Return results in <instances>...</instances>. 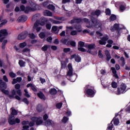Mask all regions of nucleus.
I'll list each match as a JSON object with an SVG mask.
<instances>
[{"label":"nucleus","mask_w":130,"mask_h":130,"mask_svg":"<svg viewBox=\"0 0 130 130\" xmlns=\"http://www.w3.org/2000/svg\"><path fill=\"white\" fill-rule=\"evenodd\" d=\"M31 120L33 122H29L28 121H23L22 122V125H29V126H33L34 125V122H36L37 125H40L43 123V121L42 120V118L39 117H32L31 118Z\"/></svg>","instance_id":"nucleus-1"},{"label":"nucleus","mask_w":130,"mask_h":130,"mask_svg":"<svg viewBox=\"0 0 130 130\" xmlns=\"http://www.w3.org/2000/svg\"><path fill=\"white\" fill-rule=\"evenodd\" d=\"M29 5L30 7L28 6L26 8H25L24 6L21 5L20 6V9L21 10V11H24L25 14H28L29 12H35V11L37 10V7H38V6L35 5L34 3H33V2L30 1Z\"/></svg>","instance_id":"nucleus-2"},{"label":"nucleus","mask_w":130,"mask_h":130,"mask_svg":"<svg viewBox=\"0 0 130 130\" xmlns=\"http://www.w3.org/2000/svg\"><path fill=\"white\" fill-rule=\"evenodd\" d=\"M90 19L91 20V23H90L89 21V19L84 18L83 19L84 21L86 23L89 25H86L87 28H93V27H95L96 25H98V20L97 19L94 18L93 16H90Z\"/></svg>","instance_id":"nucleus-3"},{"label":"nucleus","mask_w":130,"mask_h":130,"mask_svg":"<svg viewBox=\"0 0 130 130\" xmlns=\"http://www.w3.org/2000/svg\"><path fill=\"white\" fill-rule=\"evenodd\" d=\"M68 67L69 71L67 73L66 78L68 79H70L71 82H75V81L76 80V78L74 77V76H73V67L72 66V64H68Z\"/></svg>","instance_id":"nucleus-4"},{"label":"nucleus","mask_w":130,"mask_h":130,"mask_svg":"<svg viewBox=\"0 0 130 130\" xmlns=\"http://www.w3.org/2000/svg\"><path fill=\"white\" fill-rule=\"evenodd\" d=\"M126 85L124 83H122L120 87L117 88L116 94L117 95H120L126 92Z\"/></svg>","instance_id":"nucleus-5"},{"label":"nucleus","mask_w":130,"mask_h":130,"mask_svg":"<svg viewBox=\"0 0 130 130\" xmlns=\"http://www.w3.org/2000/svg\"><path fill=\"white\" fill-rule=\"evenodd\" d=\"M7 84L5 83V82L3 83V80L0 79V89H2L3 93L5 94V95H9L8 90H5V89H7Z\"/></svg>","instance_id":"nucleus-6"},{"label":"nucleus","mask_w":130,"mask_h":130,"mask_svg":"<svg viewBox=\"0 0 130 130\" xmlns=\"http://www.w3.org/2000/svg\"><path fill=\"white\" fill-rule=\"evenodd\" d=\"M0 34L1 35V38H2L0 39V42H3V41H4V39H5V37H3V36H8V35H9L8 30H7V29H6L1 30Z\"/></svg>","instance_id":"nucleus-7"},{"label":"nucleus","mask_w":130,"mask_h":130,"mask_svg":"<svg viewBox=\"0 0 130 130\" xmlns=\"http://www.w3.org/2000/svg\"><path fill=\"white\" fill-rule=\"evenodd\" d=\"M28 36V31H24L18 36V40H24Z\"/></svg>","instance_id":"nucleus-8"},{"label":"nucleus","mask_w":130,"mask_h":130,"mask_svg":"<svg viewBox=\"0 0 130 130\" xmlns=\"http://www.w3.org/2000/svg\"><path fill=\"white\" fill-rule=\"evenodd\" d=\"M85 45V42L80 41L78 43V50L82 51V52H85L86 50L83 48Z\"/></svg>","instance_id":"nucleus-9"},{"label":"nucleus","mask_w":130,"mask_h":130,"mask_svg":"<svg viewBox=\"0 0 130 130\" xmlns=\"http://www.w3.org/2000/svg\"><path fill=\"white\" fill-rule=\"evenodd\" d=\"M108 40V36H106L102 38L101 40L99 41V44L101 45H106V41Z\"/></svg>","instance_id":"nucleus-10"},{"label":"nucleus","mask_w":130,"mask_h":130,"mask_svg":"<svg viewBox=\"0 0 130 130\" xmlns=\"http://www.w3.org/2000/svg\"><path fill=\"white\" fill-rule=\"evenodd\" d=\"M35 29H36L37 32H39L41 30V27L39 26V20H37L34 24L33 30H35Z\"/></svg>","instance_id":"nucleus-11"},{"label":"nucleus","mask_w":130,"mask_h":130,"mask_svg":"<svg viewBox=\"0 0 130 130\" xmlns=\"http://www.w3.org/2000/svg\"><path fill=\"white\" fill-rule=\"evenodd\" d=\"M27 19H28L27 16L22 15L18 18L17 21L18 23H20L21 22H26V21H27Z\"/></svg>","instance_id":"nucleus-12"},{"label":"nucleus","mask_w":130,"mask_h":130,"mask_svg":"<svg viewBox=\"0 0 130 130\" xmlns=\"http://www.w3.org/2000/svg\"><path fill=\"white\" fill-rule=\"evenodd\" d=\"M86 48H88V49H89L88 50H87V52H88V53H91V50L94 49V48H95L96 46L94 44H91L89 45H86Z\"/></svg>","instance_id":"nucleus-13"},{"label":"nucleus","mask_w":130,"mask_h":130,"mask_svg":"<svg viewBox=\"0 0 130 130\" xmlns=\"http://www.w3.org/2000/svg\"><path fill=\"white\" fill-rule=\"evenodd\" d=\"M8 122L9 124L11 125L16 124V122H15V117H14V116H12V115L9 116Z\"/></svg>","instance_id":"nucleus-14"},{"label":"nucleus","mask_w":130,"mask_h":130,"mask_svg":"<svg viewBox=\"0 0 130 130\" xmlns=\"http://www.w3.org/2000/svg\"><path fill=\"white\" fill-rule=\"evenodd\" d=\"M73 58H75V60L77 62H80V61H81V57H80L78 55H72L71 57V59H73Z\"/></svg>","instance_id":"nucleus-15"},{"label":"nucleus","mask_w":130,"mask_h":130,"mask_svg":"<svg viewBox=\"0 0 130 130\" xmlns=\"http://www.w3.org/2000/svg\"><path fill=\"white\" fill-rule=\"evenodd\" d=\"M45 125L46 126H53L54 125V122L51 120H47L45 122Z\"/></svg>","instance_id":"nucleus-16"},{"label":"nucleus","mask_w":130,"mask_h":130,"mask_svg":"<svg viewBox=\"0 0 130 130\" xmlns=\"http://www.w3.org/2000/svg\"><path fill=\"white\" fill-rule=\"evenodd\" d=\"M23 54L26 56H30V49L28 48H24L22 51Z\"/></svg>","instance_id":"nucleus-17"},{"label":"nucleus","mask_w":130,"mask_h":130,"mask_svg":"<svg viewBox=\"0 0 130 130\" xmlns=\"http://www.w3.org/2000/svg\"><path fill=\"white\" fill-rule=\"evenodd\" d=\"M21 81H22V78L17 77L16 79H14L13 80L12 84H13L14 85L17 83H20L21 82Z\"/></svg>","instance_id":"nucleus-18"},{"label":"nucleus","mask_w":130,"mask_h":130,"mask_svg":"<svg viewBox=\"0 0 130 130\" xmlns=\"http://www.w3.org/2000/svg\"><path fill=\"white\" fill-rule=\"evenodd\" d=\"M44 15L47 17H52V13L48 10H45L44 11Z\"/></svg>","instance_id":"nucleus-19"},{"label":"nucleus","mask_w":130,"mask_h":130,"mask_svg":"<svg viewBox=\"0 0 130 130\" xmlns=\"http://www.w3.org/2000/svg\"><path fill=\"white\" fill-rule=\"evenodd\" d=\"M72 30H74V27L73 26H67L66 34H67V35H69V34H70V32H71V31H72Z\"/></svg>","instance_id":"nucleus-20"},{"label":"nucleus","mask_w":130,"mask_h":130,"mask_svg":"<svg viewBox=\"0 0 130 130\" xmlns=\"http://www.w3.org/2000/svg\"><path fill=\"white\" fill-rule=\"evenodd\" d=\"M81 22V19L79 18H74V19L72 20L70 22L71 24H74L75 23H80Z\"/></svg>","instance_id":"nucleus-21"},{"label":"nucleus","mask_w":130,"mask_h":130,"mask_svg":"<svg viewBox=\"0 0 130 130\" xmlns=\"http://www.w3.org/2000/svg\"><path fill=\"white\" fill-rule=\"evenodd\" d=\"M38 96L42 100H45V99H46L45 96H44V94H43V93H42L41 92L38 93Z\"/></svg>","instance_id":"nucleus-22"},{"label":"nucleus","mask_w":130,"mask_h":130,"mask_svg":"<svg viewBox=\"0 0 130 130\" xmlns=\"http://www.w3.org/2000/svg\"><path fill=\"white\" fill-rule=\"evenodd\" d=\"M105 54L107 56V60H110V59H111V56L110 55V53H109L108 50L105 51Z\"/></svg>","instance_id":"nucleus-23"},{"label":"nucleus","mask_w":130,"mask_h":130,"mask_svg":"<svg viewBox=\"0 0 130 130\" xmlns=\"http://www.w3.org/2000/svg\"><path fill=\"white\" fill-rule=\"evenodd\" d=\"M11 115H12V116H13V115L15 116L18 114V112H17V110H16L15 109H14V108H11Z\"/></svg>","instance_id":"nucleus-24"},{"label":"nucleus","mask_w":130,"mask_h":130,"mask_svg":"<svg viewBox=\"0 0 130 130\" xmlns=\"http://www.w3.org/2000/svg\"><path fill=\"white\" fill-rule=\"evenodd\" d=\"M87 94L89 96H92V95H94V91L91 89H88L86 91Z\"/></svg>","instance_id":"nucleus-25"},{"label":"nucleus","mask_w":130,"mask_h":130,"mask_svg":"<svg viewBox=\"0 0 130 130\" xmlns=\"http://www.w3.org/2000/svg\"><path fill=\"white\" fill-rule=\"evenodd\" d=\"M100 14H101V11H100V10H96L95 12H93L91 13V15H92V16H99V15H100Z\"/></svg>","instance_id":"nucleus-26"},{"label":"nucleus","mask_w":130,"mask_h":130,"mask_svg":"<svg viewBox=\"0 0 130 130\" xmlns=\"http://www.w3.org/2000/svg\"><path fill=\"white\" fill-rule=\"evenodd\" d=\"M50 93L51 95H55L57 93V91L55 88H51L50 90Z\"/></svg>","instance_id":"nucleus-27"},{"label":"nucleus","mask_w":130,"mask_h":130,"mask_svg":"<svg viewBox=\"0 0 130 130\" xmlns=\"http://www.w3.org/2000/svg\"><path fill=\"white\" fill-rule=\"evenodd\" d=\"M112 121H113L115 125H118L119 124V120H118V119H114Z\"/></svg>","instance_id":"nucleus-28"},{"label":"nucleus","mask_w":130,"mask_h":130,"mask_svg":"<svg viewBox=\"0 0 130 130\" xmlns=\"http://www.w3.org/2000/svg\"><path fill=\"white\" fill-rule=\"evenodd\" d=\"M70 35L72 36H75L76 35H78V31L77 30H72L70 32Z\"/></svg>","instance_id":"nucleus-29"},{"label":"nucleus","mask_w":130,"mask_h":130,"mask_svg":"<svg viewBox=\"0 0 130 130\" xmlns=\"http://www.w3.org/2000/svg\"><path fill=\"white\" fill-rule=\"evenodd\" d=\"M51 23H48L46 24V29H47L48 30H50L51 29Z\"/></svg>","instance_id":"nucleus-30"},{"label":"nucleus","mask_w":130,"mask_h":130,"mask_svg":"<svg viewBox=\"0 0 130 130\" xmlns=\"http://www.w3.org/2000/svg\"><path fill=\"white\" fill-rule=\"evenodd\" d=\"M8 43V40H6L3 41L2 44V48L3 49H5L6 48V44Z\"/></svg>","instance_id":"nucleus-31"},{"label":"nucleus","mask_w":130,"mask_h":130,"mask_svg":"<svg viewBox=\"0 0 130 130\" xmlns=\"http://www.w3.org/2000/svg\"><path fill=\"white\" fill-rule=\"evenodd\" d=\"M48 9H49V10H51L52 11H54L55 7L52 5H49L48 6Z\"/></svg>","instance_id":"nucleus-32"},{"label":"nucleus","mask_w":130,"mask_h":130,"mask_svg":"<svg viewBox=\"0 0 130 130\" xmlns=\"http://www.w3.org/2000/svg\"><path fill=\"white\" fill-rule=\"evenodd\" d=\"M37 109L38 111H39V112H41L42 111V106H41V105H38Z\"/></svg>","instance_id":"nucleus-33"},{"label":"nucleus","mask_w":130,"mask_h":130,"mask_svg":"<svg viewBox=\"0 0 130 130\" xmlns=\"http://www.w3.org/2000/svg\"><path fill=\"white\" fill-rule=\"evenodd\" d=\"M24 96L27 97V98H30V94H29V92L26 89H24Z\"/></svg>","instance_id":"nucleus-34"},{"label":"nucleus","mask_w":130,"mask_h":130,"mask_svg":"<svg viewBox=\"0 0 130 130\" xmlns=\"http://www.w3.org/2000/svg\"><path fill=\"white\" fill-rule=\"evenodd\" d=\"M120 59L122 67H124V64H125V62H124V58L123 57H121Z\"/></svg>","instance_id":"nucleus-35"},{"label":"nucleus","mask_w":130,"mask_h":130,"mask_svg":"<svg viewBox=\"0 0 130 130\" xmlns=\"http://www.w3.org/2000/svg\"><path fill=\"white\" fill-rule=\"evenodd\" d=\"M82 28V26L80 25H76L75 26V29H76V30H78V31L79 32H81V29Z\"/></svg>","instance_id":"nucleus-36"},{"label":"nucleus","mask_w":130,"mask_h":130,"mask_svg":"<svg viewBox=\"0 0 130 130\" xmlns=\"http://www.w3.org/2000/svg\"><path fill=\"white\" fill-rule=\"evenodd\" d=\"M114 30H119V25L118 24H115L113 26Z\"/></svg>","instance_id":"nucleus-37"},{"label":"nucleus","mask_w":130,"mask_h":130,"mask_svg":"<svg viewBox=\"0 0 130 130\" xmlns=\"http://www.w3.org/2000/svg\"><path fill=\"white\" fill-rule=\"evenodd\" d=\"M112 88H117V83L115 82H113L111 84Z\"/></svg>","instance_id":"nucleus-38"},{"label":"nucleus","mask_w":130,"mask_h":130,"mask_svg":"<svg viewBox=\"0 0 130 130\" xmlns=\"http://www.w3.org/2000/svg\"><path fill=\"white\" fill-rule=\"evenodd\" d=\"M9 76L11 77V78H16V74H15L14 72H10Z\"/></svg>","instance_id":"nucleus-39"},{"label":"nucleus","mask_w":130,"mask_h":130,"mask_svg":"<svg viewBox=\"0 0 130 130\" xmlns=\"http://www.w3.org/2000/svg\"><path fill=\"white\" fill-rule=\"evenodd\" d=\"M26 45H27V44L26 43V42H23L19 44V46L21 48L25 47V46H26Z\"/></svg>","instance_id":"nucleus-40"},{"label":"nucleus","mask_w":130,"mask_h":130,"mask_svg":"<svg viewBox=\"0 0 130 130\" xmlns=\"http://www.w3.org/2000/svg\"><path fill=\"white\" fill-rule=\"evenodd\" d=\"M39 36L40 38H41L42 39H43V38L45 37V34L43 32H42L39 34Z\"/></svg>","instance_id":"nucleus-41"},{"label":"nucleus","mask_w":130,"mask_h":130,"mask_svg":"<svg viewBox=\"0 0 130 130\" xmlns=\"http://www.w3.org/2000/svg\"><path fill=\"white\" fill-rule=\"evenodd\" d=\"M69 120V118L67 117H64L63 119H62V122H63V123H66L67 121Z\"/></svg>","instance_id":"nucleus-42"},{"label":"nucleus","mask_w":130,"mask_h":130,"mask_svg":"<svg viewBox=\"0 0 130 130\" xmlns=\"http://www.w3.org/2000/svg\"><path fill=\"white\" fill-rule=\"evenodd\" d=\"M19 63L20 67H24L25 64V62H24L23 60H20L19 61Z\"/></svg>","instance_id":"nucleus-43"},{"label":"nucleus","mask_w":130,"mask_h":130,"mask_svg":"<svg viewBox=\"0 0 130 130\" xmlns=\"http://www.w3.org/2000/svg\"><path fill=\"white\" fill-rule=\"evenodd\" d=\"M29 37L30 38H31V39H34L36 38V36H35V35H34V34H30L29 35Z\"/></svg>","instance_id":"nucleus-44"},{"label":"nucleus","mask_w":130,"mask_h":130,"mask_svg":"<svg viewBox=\"0 0 130 130\" xmlns=\"http://www.w3.org/2000/svg\"><path fill=\"white\" fill-rule=\"evenodd\" d=\"M57 108H58V109H60L61 108V106H62V103H59L56 104V105Z\"/></svg>","instance_id":"nucleus-45"},{"label":"nucleus","mask_w":130,"mask_h":130,"mask_svg":"<svg viewBox=\"0 0 130 130\" xmlns=\"http://www.w3.org/2000/svg\"><path fill=\"white\" fill-rule=\"evenodd\" d=\"M112 128H113V124H112V123H110L107 130H112Z\"/></svg>","instance_id":"nucleus-46"},{"label":"nucleus","mask_w":130,"mask_h":130,"mask_svg":"<svg viewBox=\"0 0 130 130\" xmlns=\"http://www.w3.org/2000/svg\"><path fill=\"white\" fill-rule=\"evenodd\" d=\"M110 19H111V21H114V20H116V16L114 15H112L111 16Z\"/></svg>","instance_id":"nucleus-47"},{"label":"nucleus","mask_w":130,"mask_h":130,"mask_svg":"<svg viewBox=\"0 0 130 130\" xmlns=\"http://www.w3.org/2000/svg\"><path fill=\"white\" fill-rule=\"evenodd\" d=\"M14 121L15 122V124L16 123H20V122H21V120H20V119L16 118L14 119Z\"/></svg>","instance_id":"nucleus-48"},{"label":"nucleus","mask_w":130,"mask_h":130,"mask_svg":"<svg viewBox=\"0 0 130 130\" xmlns=\"http://www.w3.org/2000/svg\"><path fill=\"white\" fill-rule=\"evenodd\" d=\"M22 130H29V126L27 125H23Z\"/></svg>","instance_id":"nucleus-49"},{"label":"nucleus","mask_w":130,"mask_h":130,"mask_svg":"<svg viewBox=\"0 0 130 130\" xmlns=\"http://www.w3.org/2000/svg\"><path fill=\"white\" fill-rule=\"evenodd\" d=\"M63 51L64 52H66V53L68 52H70L71 51V48H64L63 49Z\"/></svg>","instance_id":"nucleus-50"},{"label":"nucleus","mask_w":130,"mask_h":130,"mask_svg":"<svg viewBox=\"0 0 130 130\" xmlns=\"http://www.w3.org/2000/svg\"><path fill=\"white\" fill-rule=\"evenodd\" d=\"M60 36L64 37L66 36V31L63 30L62 32L59 34Z\"/></svg>","instance_id":"nucleus-51"},{"label":"nucleus","mask_w":130,"mask_h":130,"mask_svg":"<svg viewBox=\"0 0 130 130\" xmlns=\"http://www.w3.org/2000/svg\"><path fill=\"white\" fill-rule=\"evenodd\" d=\"M57 30V26H53L52 27V30L53 32H56V31Z\"/></svg>","instance_id":"nucleus-52"},{"label":"nucleus","mask_w":130,"mask_h":130,"mask_svg":"<svg viewBox=\"0 0 130 130\" xmlns=\"http://www.w3.org/2000/svg\"><path fill=\"white\" fill-rule=\"evenodd\" d=\"M99 56L100 57V58H102L103 57V54L101 52V50L99 51Z\"/></svg>","instance_id":"nucleus-53"},{"label":"nucleus","mask_w":130,"mask_h":130,"mask_svg":"<svg viewBox=\"0 0 130 130\" xmlns=\"http://www.w3.org/2000/svg\"><path fill=\"white\" fill-rule=\"evenodd\" d=\"M124 10H125V7H124V6H121L120 7V11L121 12H123V11H124Z\"/></svg>","instance_id":"nucleus-54"},{"label":"nucleus","mask_w":130,"mask_h":130,"mask_svg":"<svg viewBox=\"0 0 130 130\" xmlns=\"http://www.w3.org/2000/svg\"><path fill=\"white\" fill-rule=\"evenodd\" d=\"M47 42H49L50 43H51V42L52 41V38L51 37H49L47 39Z\"/></svg>","instance_id":"nucleus-55"},{"label":"nucleus","mask_w":130,"mask_h":130,"mask_svg":"<svg viewBox=\"0 0 130 130\" xmlns=\"http://www.w3.org/2000/svg\"><path fill=\"white\" fill-rule=\"evenodd\" d=\"M52 23L53 24H60L61 22L58 21V20H52Z\"/></svg>","instance_id":"nucleus-56"},{"label":"nucleus","mask_w":130,"mask_h":130,"mask_svg":"<svg viewBox=\"0 0 130 130\" xmlns=\"http://www.w3.org/2000/svg\"><path fill=\"white\" fill-rule=\"evenodd\" d=\"M20 87H21V85H20L19 84H17L15 86V89H16V90H19V89H20Z\"/></svg>","instance_id":"nucleus-57"},{"label":"nucleus","mask_w":130,"mask_h":130,"mask_svg":"<svg viewBox=\"0 0 130 130\" xmlns=\"http://www.w3.org/2000/svg\"><path fill=\"white\" fill-rule=\"evenodd\" d=\"M82 32L84 34H86L87 33L89 34V33H90V30H89V29H84Z\"/></svg>","instance_id":"nucleus-58"},{"label":"nucleus","mask_w":130,"mask_h":130,"mask_svg":"<svg viewBox=\"0 0 130 130\" xmlns=\"http://www.w3.org/2000/svg\"><path fill=\"white\" fill-rule=\"evenodd\" d=\"M7 20H4L2 23L0 24V27H2L3 26V25H6V24H7Z\"/></svg>","instance_id":"nucleus-59"},{"label":"nucleus","mask_w":130,"mask_h":130,"mask_svg":"<svg viewBox=\"0 0 130 130\" xmlns=\"http://www.w3.org/2000/svg\"><path fill=\"white\" fill-rule=\"evenodd\" d=\"M48 48V47H47V46H44L43 47H42V49L43 50V51H46Z\"/></svg>","instance_id":"nucleus-60"},{"label":"nucleus","mask_w":130,"mask_h":130,"mask_svg":"<svg viewBox=\"0 0 130 130\" xmlns=\"http://www.w3.org/2000/svg\"><path fill=\"white\" fill-rule=\"evenodd\" d=\"M3 79L5 82H9V79H8V77L6 75L4 76Z\"/></svg>","instance_id":"nucleus-61"},{"label":"nucleus","mask_w":130,"mask_h":130,"mask_svg":"<svg viewBox=\"0 0 130 130\" xmlns=\"http://www.w3.org/2000/svg\"><path fill=\"white\" fill-rule=\"evenodd\" d=\"M106 13L107 15H110L111 14V12H110V10H109V9H107L106 10Z\"/></svg>","instance_id":"nucleus-62"},{"label":"nucleus","mask_w":130,"mask_h":130,"mask_svg":"<svg viewBox=\"0 0 130 130\" xmlns=\"http://www.w3.org/2000/svg\"><path fill=\"white\" fill-rule=\"evenodd\" d=\"M17 93L19 95V96H22V91H21V90L18 89L17 91Z\"/></svg>","instance_id":"nucleus-63"},{"label":"nucleus","mask_w":130,"mask_h":130,"mask_svg":"<svg viewBox=\"0 0 130 130\" xmlns=\"http://www.w3.org/2000/svg\"><path fill=\"white\" fill-rule=\"evenodd\" d=\"M23 101L26 104H28L29 103V101H28V99L24 98L23 100Z\"/></svg>","instance_id":"nucleus-64"}]
</instances>
